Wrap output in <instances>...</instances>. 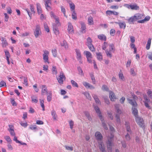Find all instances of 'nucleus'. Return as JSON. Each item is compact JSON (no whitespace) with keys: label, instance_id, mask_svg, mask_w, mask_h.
<instances>
[{"label":"nucleus","instance_id":"nucleus-18","mask_svg":"<svg viewBox=\"0 0 152 152\" xmlns=\"http://www.w3.org/2000/svg\"><path fill=\"white\" fill-rule=\"evenodd\" d=\"M126 20L128 21V23L130 24H131L132 22L136 20L135 15H134L133 16H132L130 18L127 19H126Z\"/></svg>","mask_w":152,"mask_h":152},{"label":"nucleus","instance_id":"nucleus-54","mask_svg":"<svg viewBox=\"0 0 152 152\" xmlns=\"http://www.w3.org/2000/svg\"><path fill=\"white\" fill-rule=\"evenodd\" d=\"M5 138L8 142H12L11 140L10 139V137L9 136L5 137Z\"/></svg>","mask_w":152,"mask_h":152},{"label":"nucleus","instance_id":"nucleus-58","mask_svg":"<svg viewBox=\"0 0 152 152\" xmlns=\"http://www.w3.org/2000/svg\"><path fill=\"white\" fill-rule=\"evenodd\" d=\"M65 147L67 150L72 151L73 150L72 147H70L68 146H65Z\"/></svg>","mask_w":152,"mask_h":152},{"label":"nucleus","instance_id":"nucleus-36","mask_svg":"<svg viewBox=\"0 0 152 152\" xmlns=\"http://www.w3.org/2000/svg\"><path fill=\"white\" fill-rule=\"evenodd\" d=\"M81 28L82 30L83 33H85L86 32L85 30L86 29L85 24L84 23H81Z\"/></svg>","mask_w":152,"mask_h":152},{"label":"nucleus","instance_id":"nucleus-17","mask_svg":"<svg viewBox=\"0 0 152 152\" xmlns=\"http://www.w3.org/2000/svg\"><path fill=\"white\" fill-rule=\"evenodd\" d=\"M47 100L48 102H50L52 98V93L51 91H48V93L47 94Z\"/></svg>","mask_w":152,"mask_h":152},{"label":"nucleus","instance_id":"nucleus-43","mask_svg":"<svg viewBox=\"0 0 152 152\" xmlns=\"http://www.w3.org/2000/svg\"><path fill=\"white\" fill-rule=\"evenodd\" d=\"M71 83L72 85V86L74 87H78V85L77 83L75 82V81L73 80H71Z\"/></svg>","mask_w":152,"mask_h":152},{"label":"nucleus","instance_id":"nucleus-13","mask_svg":"<svg viewBox=\"0 0 152 152\" xmlns=\"http://www.w3.org/2000/svg\"><path fill=\"white\" fill-rule=\"evenodd\" d=\"M47 91L48 90L46 86L45 85H42V94H44V93H46V94H47L48 92Z\"/></svg>","mask_w":152,"mask_h":152},{"label":"nucleus","instance_id":"nucleus-40","mask_svg":"<svg viewBox=\"0 0 152 152\" xmlns=\"http://www.w3.org/2000/svg\"><path fill=\"white\" fill-rule=\"evenodd\" d=\"M89 50L92 52L95 51V49L93 45H91L87 46Z\"/></svg>","mask_w":152,"mask_h":152},{"label":"nucleus","instance_id":"nucleus-55","mask_svg":"<svg viewBox=\"0 0 152 152\" xmlns=\"http://www.w3.org/2000/svg\"><path fill=\"white\" fill-rule=\"evenodd\" d=\"M131 74L134 76L136 75L135 72L134 71V70L133 68H131L130 69Z\"/></svg>","mask_w":152,"mask_h":152},{"label":"nucleus","instance_id":"nucleus-38","mask_svg":"<svg viewBox=\"0 0 152 152\" xmlns=\"http://www.w3.org/2000/svg\"><path fill=\"white\" fill-rule=\"evenodd\" d=\"M72 18L75 20H76L77 19V14L75 11H73L72 15Z\"/></svg>","mask_w":152,"mask_h":152},{"label":"nucleus","instance_id":"nucleus-62","mask_svg":"<svg viewBox=\"0 0 152 152\" xmlns=\"http://www.w3.org/2000/svg\"><path fill=\"white\" fill-rule=\"evenodd\" d=\"M54 18L56 20V24H57V25H58V26H59V25H60V24L59 22V19L56 16V18Z\"/></svg>","mask_w":152,"mask_h":152},{"label":"nucleus","instance_id":"nucleus-49","mask_svg":"<svg viewBox=\"0 0 152 152\" xmlns=\"http://www.w3.org/2000/svg\"><path fill=\"white\" fill-rule=\"evenodd\" d=\"M98 116L99 117L100 120L101 121L102 123L104 122V118L102 115L101 113L98 115Z\"/></svg>","mask_w":152,"mask_h":152},{"label":"nucleus","instance_id":"nucleus-3","mask_svg":"<svg viewBox=\"0 0 152 152\" xmlns=\"http://www.w3.org/2000/svg\"><path fill=\"white\" fill-rule=\"evenodd\" d=\"M135 119L137 123L140 127H144V121L142 118L138 116L136 117Z\"/></svg>","mask_w":152,"mask_h":152},{"label":"nucleus","instance_id":"nucleus-25","mask_svg":"<svg viewBox=\"0 0 152 152\" xmlns=\"http://www.w3.org/2000/svg\"><path fill=\"white\" fill-rule=\"evenodd\" d=\"M92 41L91 38L90 37H88L87 39L86 45L87 46L91 45H92Z\"/></svg>","mask_w":152,"mask_h":152},{"label":"nucleus","instance_id":"nucleus-46","mask_svg":"<svg viewBox=\"0 0 152 152\" xmlns=\"http://www.w3.org/2000/svg\"><path fill=\"white\" fill-rule=\"evenodd\" d=\"M115 118L116 121L118 123H120V115L118 114H116Z\"/></svg>","mask_w":152,"mask_h":152},{"label":"nucleus","instance_id":"nucleus-60","mask_svg":"<svg viewBox=\"0 0 152 152\" xmlns=\"http://www.w3.org/2000/svg\"><path fill=\"white\" fill-rule=\"evenodd\" d=\"M70 128L72 129L73 128L74 122L72 120H71L69 122Z\"/></svg>","mask_w":152,"mask_h":152},{"label":"nucleus","instance_id":"nucleus-34","mask_svg":"<svg viewBox=\"0 0 152 152\" xmlns=\"http://www.w3.org/2000/svg\"><path fill=\"white\" fill-rule=\"evenodd\" d=\"M134 15L136 20L140 19L143 17L142 15L139 13L136 14Z\"/></svg>","mask_w":152,"mask_h":152},{"label":"nucleus","instance_id":"nucleus-19","mask_svg":"<svg viewBox=\"0 0 152 152\" xmlns=\"http://www.w3.org/2000/svg\"><path fill=\"white\" fill-rule=\"evenodd\" d=\"M92 96L95 100L97 104H99L101 103L100 102L99 100L98 96L97 95L93 94L92 95Z\"/></svg>","mask_w":152,"mask_h":152},{"label":"nucleus","instance_id":"nucleus-35","mask_svg":"<svg viewBox=\"0 0 152 152\" xmlns=\"http://www.w3.org/2000/svg\"><path fill=\"white\" fill-rule=\"evenodd\" d=\"M94 109L97 113V115L101 113L100 110L99 108L97 106H94Z\"/></svg>","mask_w":152,"mask_h":152},{"label":"nucleus","instance_id":"nucleus-59","mask_svg":"<svg viewBox=\"0 0 152 152\" xmlns=\"http://www.w3.org/2000/svg\"><path fill=\"white\" fill-rule=\"evenodd\" d=\"M125 100V98L124 97H122L120 100V102L122 104H123L124 103V101Z\"/></svg>","mask_w":152,"mask_h":152},{"label":"nucleus","instance_id":"nucleus-29","mask_svg":"<svg viewBox=\"0 0 152 152\" xmlns=\"http://www.w3.org/2000/svg\"><path fill=\"white\" fill-rule=\"evenodd\" d=\"M151 38H149L148 39L147 42V43L146 45V48L147 50H149L150 47V45L151 44Z\"/></svg>","mask_w":152,"mask_h":152},{"label":"nucleus","instance_id":"nucleus-15","mask_svg":"<svg viewBox=\"0 0 152 152\" xmlns=\"http://www.w3.org/2000/svg\"><path fill=\"white\" fill-rule=\"evenodd\" d=\"M136 107H132V113L136 118V117L138 116L137 115L138 110Z\"/></svg>","mask_w":152,"mask_h":152},{"label":"nucleus","instance_id":"nucleus-16","mask_svg":"<svg viewBox=\"0 0 152 152\" xmlns=\"http://www.w3.org/2000/svg\"><path fill=\"white\" fill-rule=\"evenodd\" d=\"M60 44L61 46L64 47L66 49H68V46L67 43L65 40H64L62 42H61Z\"/></svg>","mask_w":152,"mask_h":152},{"label":"nucleus","instance_id":"nucleus-37","mask_svg":"<svg viewBox=\"0 0 152 152\" xmlns=\"http://www.w3.org/2000/svg\"><path fill=\"white\" fill-rule=\"evenodd\" d=\"M111 51V50H110V51H109L108 50H105L106 54L107 56L110 58H111L112 56V55L110 52Z\"/></svg>","mask_w":152,"mask_h":152},{"label":"nucleus","instance_id":"nucleus-24","mask_svg":"<svg viewBox=\"0 0 152 152\" xmlns=\"http://www.w3.org/2000/svg\"><path fill=\"white\" fill-rule=\"evenodd\" d=\"M75 52L76 53L77 59H80V58H81V53L79 50L76 49L75 50Z\"/></svg>","mask_w":152,"mask_h":152},{"label":"nucleus","instance_id":"nucleus-14","mask_svg":"<svg viewBox=\"0 0 152 152\" xmlns=\"http://www.w3.org/2000/svg\"><path fill=\"white\" fill-rule=\"evenodd\" d=\"M109 96L111 100L112 101H114L116 99L115 95L113 92L110 91V93Z\"/></svg>","mask_w":152,"mask_h":152},{"label":"nucleus","instance_id":"nucleus-61","mask_svg":"<svg viewBox=\"0 0 152 152\" xmlns=\"http://www.w3.org/2000/svg\"><path fill=\"white\" fill-rule=\"evenodd\" d=\"M23 84L26 86L28 85L27 78V77H24V78Z\"/></svg>","mask_w":152,"mask_h":152},{"label":"nucleus","instance_id":"nucleus-41","mask_svg":"<svg viewBox=\"0 0 152 152\" xmlns=\"http://www.w3.org/2000/svg\"><path fill=\"white\" fill-rule=\"evenodd\" d=\"M40 105L42 108V110L43 111L45 110V106L44 104V101H43V100H42L41 99H40Z\"/></svg>","mask_w":152,"mask_h":152},{"label":"nucleus","instance_id":"nucleus-57","mask_svg":"<svg viewBox=\"0 0 152 152\" xmlns=\"http://www.w3.org/2000/svg\"><path fill=\"white\" fill-rule=\"evenodd\" d=\"M5 53V56L6 57H10V55L9 52L7 50H5L4 51Z\"/></svg>","mask_w":152,"mask_h":152},{"label":"nucleus","instance_id":"nucleus-48","mask_svg":"<svg viewBox=\"0 0 152 152\" xmlns=\"http://www.w3.org/2000/svg\"><path fill=\"white\" fill-rule=\"evenodd\" d=\"M44 28H45V31H46L47 32H49V28L48 27V26L46 23H44Z\"/></svg>","mask_w":152,"mask_h":152},{"label":"nucleus","instance_id":"nucleus-12","mask_svg":"<svg viewBox=\"0 0 152 152\" xmlns=\"http://www.w3.org/2000/svg\"><path fill=\"white\" fill-rule=\"evenodd\" d=\"M99 147L102 152L105 151L104 145L102 142H101L99 143Z\"/></svg>","mask_w":152,"mask_h":152},{"label":"nucleus","instance_id":"nucleus-50","mask_svg":"<svg viewBox=\"0 0 152 152\" xmlns=\"http://www.w3.org/2000/svg\"><path fill=\"white\" fill-rule=\"evenodd\" d=\"M83 84L86 88H88L89 87L88 86H89L90 84L89 83L86 82H83Z\"/></svg>","mask_w":152,"mask_h":152},{"label":"nucleus","instance_id":"nucleus-47","mask_svg":"<svg viewBox=\"0 0 152 152\" xmlns=\"http://www.w3.org/2000/svg\"><path fill=\"white\" fill-rule=\"evenodd\" d=\"M6 86V83L4 81L2 80L0 82V87Z\"/></svg>","mask_w":152,"mask_h":152},{"label":"nucleus","instance_id":"nucleus-26","mask_svg":"<svg viewBox=\"0 0 152 152\" xmlns=\"http://www.w3.org/2000/svg\"><path fill=\"white\" fill-rule=\"evenodd\" d=\"M51 115L53 116V118L54 120H56L57 117V115L56 114V111L53 110L51 112Z\"/></svg>","mask_w":152,"mask_h":152},{"label":"nucleus","instance_id":"nucleus-5","mask_svg":"<svg viewBox=\"0 0 152 152\" xmlns=\"http://www.w3.org/2000/svg\"><path fill=\"white\" fill-rule=\"evenodd\" d=\"M44 53L43 55V59L45 62L49 63L48 55L49 54V52L47 50L44 51Z\"/></svg>","mask_w":152,"mask_h":152},{"label":"nucleus","instance_id":"nucleus-20","mask_svg":"<svg viewBox=\"0 0 152 152\" xmlns=\"http://www.w3.org/2000/svg\"><path fill=\"white\" fill-rule=\"evenodd\" d=\"M37 10L38 13L40 14L42 13V10L41 8V5L39 3L37 4Z\"/></svg>","mask_w":152,"mask_h":152},{"label":"nucleus","instance_id":"nucleus-42","mask_svg":"<svg viewBox=\"0 0 152 152\" xmlns=\"http://www.w3.org/2000/svg\"><path fill=\"white\" fill-rule=\"evenodd\" d=\"M147 94L150 98H152V91L150 89H149L148 90Z\"/></svg>","mask_w":152,"mask_h":152},{"label":"nucleus","instance_id":"nucleus-51","mask_svg":"<svg viewBox=\"0 0 152 152\" xmlns=\"http://www.w3.org/2000/svg\"><path fill=\"white\" fill-rule=\"evenodd\" d=\"M107 44L106 42H104V43L103 45L102 46V49L104 50H105L107 46Z\"/></svg>","mask_w":152,"mask_h":152},{"label":"nucleus","instance_id":"nucleus-31","mask_svg":"<svg viewBox=\"0 0 152 152\" xmlns=\"http://www.w3.org/2000/svg\"><path fill=\"white\" fill-rule=\"evenodd\" d=\"M118 25L121 28L125 29L126 27V24L124 22H119Z\"/></svg>","mask_w":152,"mask_h":152},{"label":"nucleus","instance_id":"nucleus-27","mask_svg":"<svg viewBox=\"0 0 152 152\" xmlns=\"http://www.w3.org/2000/svg\"><path fill=\"white\" fill-rule=\"evenodd\" d=\"M86 97V98L89 100H91V97L89 93L87 92H85L83 93Z\"/></svg>","mask_w":152,"mask_h":152},{"label":"nucleus","instance_id":"nucleus-33","mask_svg":"<svg viewBox=\"0 0 152 152\" xmlns=\"http://www.w3.org/2000/svg\"><path fill=\"white\" fill-rule=\"evenodd\" d=\"M84 114L87 117V118L89 121H91L92 119L90 114L88 111H85L84 112Z\"/></svg>","mask_w":152,"mask_h":152},{"label":"nucleus","instance_id":"nucleus-10","mask_svg":"<svg viewBox=\"0 0 152 152\" xmlns=\"http://www.w3.org/2000/svg\"><path fill=\"white\" fill-rule=\"evenodd\" d=\"M67 30L69 33L72 34L73 33V26L71 23H69L68 24Z\"/></svg>","mask_w":152,"mask_h":152},{"label":"nucleus","instance_id":"nucleus-52","mask_svg":"<svg viewBox=\"0 0 152 152\" xmlns=\"http://www.w3.org/2000/svg\"><path fill=\"white\" fill-rule=\"evenodd\" d=\"M102 89L103 90L107 91L108 90V88L105 85H103L102 87Z\"/></svg>","mask_w":152,"mask_h":152},{"label":"nucleus","instance_id":"nucleus-8","mask_svg":"<svg viewBox=\"0 0 152 152\" xmlns=\"http://www.w3.org/2000/svg\"><path fill=\"white\" fill-rule=\"evenodd\" d=\"M95 136L98 140H101L102 139V136L99 132H96L95 133Z\"/></svg>","mask_w":152,"mask_h":152},{"label":"nucleus","instance_id":"nucleus-9","mask_svg":"<svg viewBox=\"0 0 152 152\" xmlns=\"http://www.w3.org/2000/svg\"><path fill=\"white\" fill-rule=\"evenodd\" d=\"M58 26L55 23H54L53 24V31L54 33L56 35H57L59 34Z\"/></svg>","mask_w":152,"mask_h":152},{"label":"nucleus","instance_id":"nucleus-53","mask_svg":"<svg viewBox=\"0 0 152 152\" xmlns=\"http://www.w3.org/2000/svg\"><path fill=\"white\" fill-rule=\"evenodd\" d=\"M144 104L145 107L147 108L148 109H151V107L148 104V102H144Z\"/></svg>","mask_w":152,"mask_h":152},{"label":"nucleus","instance_id":"nucleus-32","mask_svg":"<svg viewBox=\"0 0 152 152\" xmlns=\"http://www.w3.org/2000/svg\"><path fill=\"white\" fill-rule=\"evenodd\" d=\"M96 54L97 56V58L98 60L100 61L102 60V56L101 53H96Z\"/></svg>","mask_w":152,"mask_h":152},{"label":"nucleus","instance_id":"nucleus-39","mask_svg":"<svg viewBox=\"0 0 152 152\" xmlns=\"http://www.w3.org/2000/svg\"><path fill=\"white\" fill-rule=\"evenodd\" d=\"M69 4L71 10L74 11L75 8V5L73 3L71 2L70 3H69Z\"/></svg>","mask_w":152,"mask_h":152},{"label":"nucleus","instance_id":"nucleus-63","mask_svg":"<svg viewBox=\"0 0 152 152\" xmlns=\"http://www.w3.org/2000/svg\"><path fill=\"white\" fill-rule=\"evenodd\" d=\"M9 129H8L9 131H12L14 130V126L12 125H9Z\"/></svg>","mask_w":152,"mask_h":152},{"label":"nucleus","instance_id":"nucleus-56","mask_svg":"<svg viewBox=\"0 0 152 152\" xmlns=\"http://www.w3.org/2000/svg\"><path fill=\"white\" fill-rule=\"evenodd\" d=\"M52 72L53 74H56L57 72L56 70V68L55 66H53L52 68Z\"/></svg>","mask_w":152,"mask_h":152},{"label":"nucleus","instance_id":"nucleus-7","mask_svg":"<svg viewBox=\"0 0 152 152\" xmlns=\"http://www.w3.org/2000/svg\"><path fill=\"white\" fill-rule=\"evenodd\" d=\"M45 7L48 11L51 9V7L49 5V4H51V0H46L45 1Z\"/></svg>","mask_w":152,"mask_h":152},{"label":"nucleus","instance_id":"nucleus-1","mask_svg":"<svg viewBox=\"0 0 152 152\" xmlns=\"http://www.w3.org/2000/svg\"><path fill=\"white\" fill-rule=\"evenodd\" d=\"M114 135L111 133L110 136L107 138V147L108 150L111 151L112 149V146L113 145Z\"/></svg>","mask_w":152,"mask_h":152},{"label":"nucleus","instance_id":"nucleus-6","mask_svg":"<svg viewBox=\"0 0 152 152\" xmlns=\"http://www.w3.org/2000/svg\"><path fill=\"white\" fill-rule=\"evenodd\" d=\"M127 99L129 103L132 105V107H136L137 103L134 99H132L129 98H127Z\"/></svg>","mask_w":152,"mask_h":152},{"label":"nucleus","instance_id":"nucleus-21","mask_svg":"<svg viewBox=\"0 0 152 152\" xmlns=\"http://www.w3.org/2000/svg\"><path fill=\"white\" fill-rule=\"evenodd\" d=\"M2 44L3 47H5L7 45V43L4 38H1Z\"/></svg>","mask_w":152,"mask_h":152},{"label":"nucleus","instance_id":"nucleus-64","mask_svg":"<svg viewBox=\"0 0 152 152\" xmlns=\"http://www.w3.org/2000/svg\"><path fill=\"white\" fill-rule=\"evenodd\" d=\"M4 14L5 17L4 21L5 22H7L8 21V19L9 18V16L8 15H7V14L6 13H4Z\"/></svg>","mask_w":152,"mask_h":152},{"label":"nucleus","instance_id":"nucleus-28","mask_svg":"<svg viewBox=\"0 0 152 152\" xmlns=\"http://www.w3.org/2000/svg\"><path fill=\"white\" fill-rule=\"evenodd\" d=\"M84 53L86 54V58H92L91 54L90 52L87 51H84Z\"/></svg>","mask_w":152,"mask_h":152},{"label":"nucleus","instance_id":"nucleus-22","mask_svg":"<svg viewBox=\"0 0 152 152\" xmlns=\"http://www.w3.org/2000/svg\"><path fill=\"white\" fill-rule=\"evenodd\" d=\"M98 38L100 39L101 40H104V41H106V37L103 34H101L98 35Z\"/></svg>","mask_w":152,"mask_h":152},{"label":"nucleus","instance_id":"nucleus-30","mask_svg":"<svg viewBox=\"0 0 152 152\" xmlns=\"http://www.w3.org/2000/svg\"><path fill=\"white\" fill-rule=\"evenodd\" d=\"M88 22L89 25H92L93 24V18L90 16L88 18Z\"/></svg>","mask_w":152,"mask_h":152},{"label":"nucleus","instance_id":"nucleus-45","mask_svg":"<svg viewBox=\"0 0 152 152\" xmlns=\"http://www.w3.org/2000/svg\"><path fill=\"white\" fill-rule=\"evenodd\" d=\"M52 52L53 54V56L54 57H56L57 56V50L56 49H52Z\"/></svg>","mask_w":152,"mask_h":152},{"label":"nucleus","instance_id":"nucleus-4","mask_svg":"<svg viewBox=\"0 0 152 152\" xmlns=\"http://www.w3.org/2000/svg\"><path fill=\"white\" fill-rule=\"evenodd\" d=\"M34 35L36 38H37L41 33L40 26L39 25H37L36 28L34 31Z\"/></svg>","mask_w":152,"mask_h":152},{"label":"nucleus","instance_id":"nucleus-44","mask_svg":"<svg viewBox=\"0 0 152 152\" xmlns=\"http://www.w3.org/2000/svg\"><path fill=\"white\" fill-rule=\"evenodd\" d=\"M32 100L35 103H37L38 102L37 98V96H31Z\"/></svg>","mask_w":152,"mask_h":152},{"label":"nucleus","instance_id":"nucleus-2","mask_svg":"<svg viewBox=\"0 0 152 152\" xmlns=\"http://www.w3.org/2000/svg\"><path fill=\"white\" fill-rule=\"evenodd\" d=\"M66 77L64 74L62 72H60L59 76L57 77V79L58 81V83L60 85H61L63 83L64 80L66 79Z\"/></svg>","mask_w":152,"mask_h":152},{"label":"nucleus","instance_id":"nucleus-23","mask_svg":"<svg viewBox=\"0 0 152 152\" xmlns=\"http://www.w3.org/2000/svg\"><path fill=\"white\" fill-rule=\"evenodd\" d=\"M131 9L132 10H137L139 9V7L136 4H131Z\"/></svg>","mask_w":152,"mask_h":152},{"label":"nucleus","instance_id":"nucleus-11","mask_svg":"<svg viewBox=\"0 0 152 152\" xmlns=\"http://www.w3.org/2000/svg\"><path fill=\"white\" fill-rule=\"evenodd\" d=\"M115 107L116 112V114H118V115H120L122 113V112L119 108V105L117 104H116L115 105Z\"/></svg>","mask_w":152,"mask_h":152}]
</instances>
